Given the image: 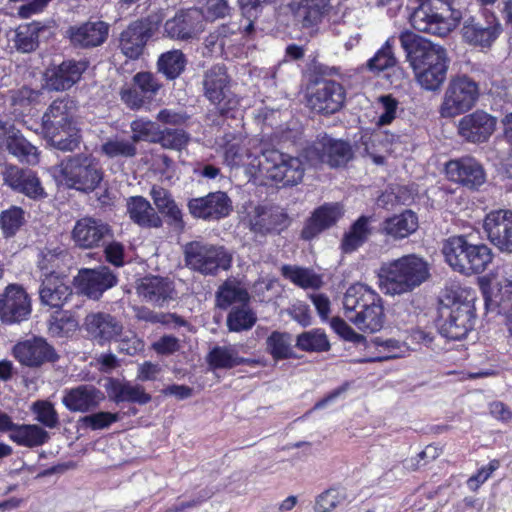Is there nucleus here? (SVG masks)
Instances as JSON below:
<instances>
[{
	"instance_id": "1",
	"label": "nucleus",
	"mask_w": 512,
	"mask_h": 512,
	"mask_svg": "<svg viewBox=\"0 0 512 512\" xmlns=\"http://www.w3.org/2000/svg\"><path fill=\"white\" fill-rule=\"evenodd\" d=\"M399 42L419 86L429 92L439 91L447 79L450 65L447 50L410 31L402 32Z\"/></svg>"
},
{
	"instance_id": "2",
	"label": "nucleus",
	"mask_w": 512,
	"mask_h": 512,
	"mask_svg": "<svg viewBox=\"0 0 512 512\" xmlns=\"http://www.w3.org/2000/svg\"><path fill=\"white\" fill-rule=\"evenodd\" d=\"M343 307L347 320L365 333L378 332L384 326L382 299L366 284L351 285L344 294Z\"/></svg>"
},
{
	"instance_id": "3",
	"label": "nucleus",
	"mask_w": 512,
	"mask_h": 512,
	"mask_svg": "<svg viewBox=\"0 0 512 512\" xmlns=\"http://www.w3.org/2000/svg\"><path fill=\"white\" fill-rule=\"evenodd\" d=\"M429 276L428 263L414 254L383 264L378 273L381 290L393 296L413 291Z\"/></svg>"
},
{
	"instance_id": "4",
	"label": "nucleus",
	"mask_w": 512,
	"mask_h": 512,
	"mask_svg": "<svg viewBox=\"0 0 512 512\" xmlns=\"http://www.w3.org/2000/svg\"><path fill=\"white\" fill-rule=\"evenodd\" d=\"M442 253L453 270L465 275L484 272L493 260L492 250L486 244L470 243L464 236L446 239Z\"/></svg>"
},
{
	"instance_id": "5",
	"label": "nucleus",
	"mask_w": 512,
	"mask_h": 512,
	"mask_svg": "<svg viewBox=\"0 0 512 512\" xmlns=\"http://www.w3.org/2000/svg\"><path fill=\"white\" fill-rule=\"evenodd\" d=\"M185 266L204 276H215L231 267L232 255L223 247L204 240H194L183 246Z\"/></svg>"
},
{
	"instance_id": "6",
	"label": "nucleus",
	"mask_w": 512,
	"mask_h": 512,
	"mask_svg": "<svg viewBox=\"0 0 512 512\" xmlns=\"http://www.w3.org/2000/svg\"><path fill=\"white\" fill-rule=\"evenodd\" d=\"M480 95L479 85L466 75L450 79L443 95L439 113L444 118H452L471 110Z\"/></svg>"
},
{
	"instance_id": "7",
	"label": "nucleus",
	"mask_w": 512,
	"mask_h": 512,
	"mask_svg": "<svg viewBox=\"0 0 512 512\" xmlns=\"http://www.w3.org/2000/svg\"><path fill=\"white\" fill-rule=\"evenodd\" d=\"M204 96L221 115H227L240 105V98L231 91V79L222 64L206 70L202 80Z\"/></svg>"
},
{
	"instance_id": "8",
	"label": "nucleus",
	"mask_w": 512,
	"mask_h": 512,
	"mask_svg": "<svg viewBox=\"0 0 512 512\" xmlns=\"http://www.w3.org/2000/svg\"><path fill=\"white\" fill-rule=\"evenodd\" d=\"M259 171L268 179L282 183L283 186H294L304 177L302 161L278 150H266L258 161Z\"/></svg>"
},
{
	"instance_id": "9",
	"label": "nucleus",
	"mask_w": 512,
	"mask_h": 512,
	"mask_svg": "<svg viewBox=\"0 0 512 512\" xmlns=\"http://www.w3.org/2000/svg\"><path fill=\"white\" fill-rule=\"evenodd\" d=\"M59 171L67 187L81 191H93L102 180V172L96 160L85 154L64 159Z\"/></svg>"
},
{
	"instance_id": "10",
	"label": "nucleus",
	"mask_w": 512,
	"mask_h": 512,
	"mask_svg": "<svg viewBox=\"0 0 512 512\" xmlns=\"http://www.w3.org/2000/svg\"><path fill=\"white\" fill-rule=\"evenodd\" d=\"M439 332L450 340H461L474 325V312L469 302L453 301L439 308Z\"/></svg>"
},
{
	"instance_id": "11",
	"label": "nucleus",
	"mask_w": 512,
	"mask_h": 512,
	"mask_svg": "<svg viewBox=\"0 0 512 512\" xmlns=\"http://www.w3.org/2000/svg\"><path fill=\"white\" fill-rule=\"evenodd\" d=\"M75 102L69 97H62L54 100L46 109L42 116V131L47 141H53L60 147H66L57 140V131H63V129H70V125L76 122L74 117Z\"/></svg>"
},
{
	"instance_id": "12",
	"label": "nucleus",
	"mask_w": 512,
	"mask_h": 512,
	"mask_svg": "<svg viewBox=\"0 0 512 512\" xmlns=\"http://www.w3.org/2000/svg\"><path fill=\"white\" fill-rule=\"evenodd\" d=\"M353 153L348 142L328 136L317 139L306 149V157L312 164L327 163L331 167L345 166Z\"/></svg>"
},
{
	"instance_id": "13",
	"label": "nucleus",
	"mask_w": 512,
	"mask_h": 512,
	"mask_svg": "<svg viewBox=\"0 0 512 512\" xmlns=\"http://www.w3.org/2000/svg\"><path fill=\"white\" fill-rule=\"evenodd\" d=\"M502 33V25L491 12H484L481 17H469L462 27L464 40L474 46L489 48Z\"/></svg>"
},
{
	"instance_id": "14",
	"label": "nucleus",
	"mask_w": 512,
	"mask_h": 512,
	"mask_svg": "<svg viewBox=\"0 0 512 512\" xmlns=\"http://www.w3.org/2000/svg\"><path fill=\"white\" fill-rule=\"evenodd\" d=\"M31 300L19 284H9L0 293V318L5 323H19L31 314Z\"/></svg>"
},
{
	"instance_id": "15",
	"label": "nucleus",
	"mask_w": 512,
	"mask_h": 512,
	"mask_svg": "<svg viewBox=\"0 0 512 512\" xmlns=\"http://www.w3.org/2000/svg\"><path fill=\"white\" fill-rule=\"evenodd\" d=\"M13 354L22 365L29 368H38L59 359L54 347L46 339L37 336L18 342L13 348Z\"/></svg>"
},
{
	"instance_id": "16",
	"label": "nucleus",
	"mask_w": 512,
	"mask_h": 512,
	"mask_svg": "<svg viewBox=\"0 0 512 512\" xmlns=\"http://www.w3.org/2000/svg\"><path fill=\"white\" fill-rule=\"evenodd\" d=\"M345 100L343 86L333 80H321L314 84L308 97L309 107L322 114H334Z\"/></svg>"
},
{
	"instance_id": "17",
	"label": "nucleus",
	"mask_w": 512,
	"mask_h": 512,
	"mask_svg": "<svg viewBox=\"0 0 512 512\" xmlns=\"http://www.w3.org/2000/svg\"><path fill=\"white\" fill-rule=\"evenodd\" d=\"M488 240L502 253L512 254V211L494 210L483 220Z\"/></svg>"
},
{
	"instance_id": "18",
	"label": "nucleus",
	"mask_w": 512,
	"mask_h": 512,
	"mask_svg": "<svg viewBox=\"0 0 512 512\" xmlns=\"http://www.w3.org/2000/svg\"><path fill=\"white\" fill-rule=\"evenodd\" d=\"M497 119L483 110L463 116L458 123L459 135L471 143H484L496 129Z\"/></svg>"
},
{
	"instance_id": "19",
	"label": "nucleus",
	"mask_w": 512,
	"mask_h": 512,
	"mask_svg": "<svg viewBox=\"0 0 512 512\" xmlns=\"http://www.w3.org/2000/svg\"><path fill=\"white\" fill-rule=\"evenodd\" d=\"M136 291L145 302L159 308L177 299L174 282L167 277L146 276L139 281Z\"/></svg>"
},
{
	"instance_id": "20",
	"label": "nucleus",
	"mask_w": 512,
	"mask_h": 512,
	"mask_svg": "<svg viewBox=\"0 0 512 512\" xmlns=\"http://www.w3.org/2000/svg\"><path fill=\"white\" fill-rule=\"evenodd\" d=\"M83 326L90 339L99 345L110 343L123 331V324L116 316L100 311L87 314Z\"/></svg>"
},
{
	"instance_id": "21",
	"label": "nucleus",
	"mask_w": 512,
	"mask_h": 512,
	"mask_svg": "<svg viewBox=\"0 0 512 512\" xmlns=\"http://www.w3.org/2000/svg\"><path fill=\"white\" fill-rule=\"evenodd\" d=\"M204 30L203 15L198 9L181 10L168 19L164 33L171 39L188 40L195 38Z\"/></svg>"
},
{
	"instance_id": "22",
	"label": "nucleus",
	"mask_w": 512,
	"mask_h": 512,
	"mask_svg": "<svg viewBox=\"0 0 512 512\" xmlns=\"http://www.w3.org/2000/svg\"><path fill=\"white\" fill-rule=\"evenodd\" d=\"M189 212L196 218L218 220L232 210V203L225 192H211L204 197L193 198L188 202Z\"/></svg>"
},
{
	"instance_id": "23",
	"label": "nucleus",
	"mask_w": 512,
	"mask_h": 512,
	"mask_svg": "<svg viewBox=\"0 0 512 512\" xmlns=\"http://www.w3.org/2000/svg\"><path fill=\"white\" fill-rule=\"evenodd\" d=\"M104 399V393L96 386L80 384L63 391L62 404L70 412L88 413L96 410Z\"/></svg>"
},
{
	"instance_id": "24",
	"label": "nucleus",
	"mask_w": 512,
	"mask_h": 512,
	"mask_svg": "<svg viewBox=\"0 0 512 512\" xmlns=\"http://www.w3.org/2000/svg\"><path fill=\"white\" fill-rule=\"evenodd\" d=\"M2 175L4 183L16 192L22 193L34 200L42 199L46 196L40 179L30 169L9 165L6 166Z\"/></svg>"
},
{
	"instance_id": "25",
	"label": "nucleus",
	"mask_w": 512,
	"mask_h": 512,
	"mask_svg": "<svg viewBox=\"0 0 512 512\" xmlns=\"http://www.w3.org/2000/svg\"><path fill=\"white\" fill-rule=\"evenodd\" d=\"M290 224L287 213L276 206H257L250 216V229L260 235L279 234Z\"/></svg>"
},
{
	"instance_id": "26",
	"label": "nucleus",
	"mask_w": 512,
	"mask_h": 512,
	"mask_svg": "<svg viewBox=\"0 0 512 512\" xmlns=\"http://www.w3.org/2000/svg\"><path fill=\"white\" fill-rule=\"evenodd\" d=\"M112 237L111 228L102 220L92 217L79 219L73 228L72 239L81 248L91 249Z\"/></svg>"
},
{
	"instance_id": "27",
	"label": "nucleus",
	"mask_w": 512,
	"mask_h": 512,
	"mask_svg": "<svg viewBox=\"0 0 512 512\" xmlns=\"http://www.w3.org/2000/svg\"><path fill=\"white\" fill-rule=\"evenodd\" d=\"M87 69L84 61L67 60L45 72V86L51 91H65L76 84Z\"/></svg>"
},
{
	"instance_id": "28",
	"label": "nucleus",
	"mask_w": 512,
	"mask_h": 512,
	"mask_svg": "<svg viewBox=\"0 0 512 512\" xmlns=\"http://www.w3.org/2000/svg\"><path fill=\"white\" fill-rule=\"evenodd\" d=\"M108 33L109 25L101 20L87 21L67 30L71 44L78 48L98 47L107 40Z\"/></svg>"
},
{
	"instance_id": "29",
	"label": "nucleus",
	"mask_w": 512,
	"mask_h": 512,
	"mask_svg": "<svg viewBox=\"0 0 512 512\" xmlns=\"http://www.w3.org/2000/svg\"><path fill=\"white\" fill-rule=\"evenodd\" d=\"M446 173L449 179L468 188L479 187L485 182L483 167L472 157L449 161L446 164Z\"/></svg>"
},
{
	"instance_id": "30",
	"label": "nucleus",
	"mask_w": 512,
	"mask_h": 512,
	"mask_svg": "<svg viewBox=\"0 0 512 512\" xmlns=\"http://www.w3.org/2000/svg\"><path fill=\"white\" fill-rule=\"evenodd\" d=\"M414 29L435 36H446L451 30V24L443 14L434 12L427 2L420 4L410 17Z\"/></svg>"
},
{
	"instance_id": "31",
	"label": "nucleus",
	"mask_w": 512,
	"mask_h": 512,
	"mask_svg": "<svg viewBox=\"0 0 512 512\" xmlns=\"http://www.w3.org/2000/svg\"><path fill=\"white\" fill-rule=\"evenodd\" d=\"M117 283L116 275L105 266L97 269H83L79 272V285L83 294L98 299L103 292Z\"/></svg>"
},
{
	"instance_id": "32",
	"label": "nucleus",
	"mask_w": 512,
	"mask_h": 512,
	"mask_svg": "<svg viewBox=\"0 0 512 512\" xmlns=\"http://www.w3.org/2000/svg\"><path fill=\"white\" fill-rule=\"evenodd\" d=\"M150 37V24L144 20L134 21L121 33L119 48L126 57L137 59Z\"/></svg>"
},
{
	"instance_id": "33",
	"label": "nucleus",
	"mask_w": 512,
	"mask_h": 512,
	"mask_svg": "<svg viewBox=\"0 0 512 512\" xmlns=\"http://www.w3.org/2000/svg\"><path fill=\"white\" fill-rule=\"evenodd\" d=\"M39 298L44 306L61 308L72 295L64 276L40 277Z\"/></svg>"
},
{
	"instance_id": "34",
	"label": "nucleus",
	"mask_w": 512,
	"mask_h": 512,
	"mask_svg": "<svg viewBox=\"0 0 512 512\" xmlns=\"http://www.w3.org/2000/svg\"><path fill=\"white\" fill-rule=\"evenodd\" d=\"M342 215L341 206L337 203L324 204L316 209L306 222L301 237L310 240L322 231L334 225Z\"/></svg>"
},
{
	"instance_id": "35",
	"label": "nucleus",
	"mask_w": 512,
	"mask_h": 512,
	"mask_svg": "<svg viewBox=\"0 0 512 512\" xmlns=\"http://www.w3.org/2000/svg\"><path fill=\"white\" fill-rule=\"evenodd\" d=\"M105 387L110 399L115 403L130 402L145 405L151 401V395L146 393L143 386L126 380L111 378Z\"/></svg>"
},
{
	"instance_id": "36",
	"label": "nucleus",
	"mask_w": 512,
	"mask_h": 512,
	"mask_svg": "<svg viewBox=\"0 0 512 512\" xmlns=\"http://www.w3.org/2000/svg\"><path fill=\"white\" fill-rule=\"evenodd\" d=\"M127 213L135 224L143 228H160L163 224L155 208L142 196H132L127 200Z\"/></svg>"
},
{
	"instance_id": "37",
	"label": "nucleus",
	"mask_w": 512,
	"mask_h": 512,
	"mask_svg": "<svg viewBox=\"0 0 512 512\" xmlns=\"http://www.w3.org/2000/svg\"><path fill=\"white\" fill-rule=\"evenodd\" d=\"M1 147L5 148L21 162H26L28 164L38 163L39 158L37 148L12 126L9 128L6 137L1 142Z\"/></svg>"
},
{
	"instance_id": "38",
	"label": "nucleus",
	"mask_w": 512,
	"mask_h": 512,
	"mask_svg": "<svg viewBox=\"0 0 512 512\" xmlns=\"http://www.w3.org/2000/svg\"><path fill=\"white\" fill-rule=\"evenodd\" d=\"M68 258L69 254L63 247H45L39 254L37 263L38 278L63 276L60 270L65 266Z\"/></svg>"
},
{
	"instance_id": "39",
	"label": "nucleus",
	"mask_w": 512,
	"mask_h": 512,
	"mask_svg": "<svg viewBox=\"0 0 512 512\" xmlns=\"http://www.w3.org/2000/svg\"><path fill=\"white\" fill-rule=\"evenodd\" d=\"M150 196L158 212L166 216L170 224L178 228L184 227L182 211L167 189L154 185L150 190Z\"/></svg>"
},
{
	"instance_id": "40",
	"label": "nucleus",
	"mask_w": 512,
	"mask_h": 512,
	"mask_svg": "<svg viewBox=\"0 0 512 512\" xmlns=\"http://www.w3.org/2000/svg\"><path fill=\"white\" fill-rule=\"evenodd\" d=\"M9 439L19 446L34 448L47 443L50 435L37 424H16Z\"/></svg>"
},
{
	"instance_id": "41",
	"label": "nucleus",
	"mask_w": 512,
	"mask_h": 512,
	"mask_svg": "<svg viewBox=\"0 0 512 512\" xmlns=\"http://www.w3.org/2000/svg\"><path fill=\"white\" fill-rule=\"evenodd\" d=\"M418 228V218L411 210L386 219L382 224V231L394 239H403L411 235Z\"/></svg>"
},
{
	"instance_id": "42",
	"label": "nucleus",
	"mask_w": 512,
	"mask_h": 512,
	"mask_svg": "<svg viewBox=\"0 0 512 512\" xmlns=\"http://www.w3.org/2000/svg\"><path fill=\"white\" fill-rule=\"evenodd\" d=\"M210 366L217 369H231L242 364H251L254 361L239 356L236 345L215 346L208 354Z\"/></svg>"
},
{
	"instance_id": "43",
	"label": "nucleus",
	"mask_w": 512,
	"mask_h": 512,
	"mask_svg": "<svg viewBox=\"0 0 512 512\" xmlns=\"http://www.w3.org/2000/svg\"><path fill=\"white\" fill-rule=\"evenodd\" d=\"M249 293L235 281H225L216 292V305L221 309H227L232 304H247Z\"/></svg>"
},
{
	"instance_id": "44",
	"label": "nucleus",
	"mask_w": 512,
	"mask_h": 512,
	"mask_svg": "<svg viewBox=\"0 0 512 512\" xmlns=\"http://www.w3.org/2000/svg\"><path fill=\"white\" fill-rule=\"evenodd\" d=\"M330 0H300L294 9L295 17L309 27L320 21L327 11Z\"/></svg>"
},
{
	"instance_id": "45",
	"label": "nucleus",
	"mask_w": 512,
	"mask_h": 512,
	"mask_svg": "<svg viewBox=\"0 0 512 512\" xmlns=\"http://www.w3.org/2000/svg\"><path fill=\"white\" fill-rule=\"evenodd\" d=\"M281 274L303 289H318L323 284L321 277L313 270L296 265H283Z\"/></svg>"
},
{
	"instance_id": "46",
	"label": "nucleus",
	"mask_w": 512,
	"mask_h": 512,
	"mask_svg": "<svg viewBox=\"0 0 512 512\" xmlns=\"http://www.w3.org/2000/svg\"><path fill=\"white\" fill-rule=\"evenodd\" d=\"M45 27L39 22L20 25L15 31L14 46L22 53H30L39 45V34Z\"/></svg>"
},
{
	"instance_id": "47",
	"label": "nucleus",
	"mask_w": 512,
	"mask_h": 512,
	"mask_svg": "<svg viewBox=\"0 0 512 512\" xmlns=\"http://www.w3.org/2000/svg\"><path fill=\"white\" fill-rule=\"evenodd\" d=\"M186 64L187 59L181 50H171L160 55L157 69L168 80H174L182 74Z\"/></svg>"
},
{
	"instance_id": "48",
	"label": "nucleus",
	"mask_w": 512,
	"mask_h": 512,
	"mask_svg": "<svg viewBox=\"0 0 512 512\" xmlns=\"http://www.w3.org/2000/svg\"><path fill=\"white\" fill-rule=\"evenodd\" d=\"M101 152L108 158H133L137 155V146L131 138L114 136L101 145Z\"/></svg>"
},
{
	"instance_id": "49",
	"label": "nucleus",
	"mask_w": 512,
	"mask_h": 512,
	"mask_svg": "<svg viewBox=\"0 0 512 512\" xmlns=\"http://www.w3.org/2000/svg\"><path fill=\"white\" fill-rule=\"evenodd\" d=\"M395 37H390L384 45L366 63V68L374 74H379L396 65L397 59L393 52Z\"/></svg>"
},
{
	"instance_id": "50",
	"label": "nucleus",
	"mask_w": 512,
	"mask_h": 512,
	"mask_svg": "<svg viewBox=\"0 0 512 512\" xmlns=\"http://www.w3.org/2000/svg\"><path fill=\"white\" fill-rule=\"evenodd\" d=\"M369 218L361 216L344 235L342 240V249L346 253L355 251L360 247L370 235L368 227Z\"/></svg>"
},
{
	"instance_id": "51",
	"label": "nucleus",
	"mask_w": 512,
	"mask_h": 512,
	"mask_svg": "<svg viewBox=\"0 0 512 512\" xmlns=\"http://www.w3.org/2000/svg\"><path fill=\"white\" fill-rule=\"evenodd\" d=\"M373 344L378 352V356L371 358L370 361H386L394 358L403 357L409 351V347L405 342L397 339H382L376 337Z\"/></svg>"
},
{
	"instance_id": "52",
	"label": "nucleus",
	"mask_w": 512,
	"mask_h": 512,
	"mask_svg": "<svg viewBox=\"0 0 512 512\" xmlns=\"http://www.w3.org/2000/svg\"><path fill=\"white\" fill-rule=\"evenodd\" d=\"M257 317L247 304L233 307L227 316V327L230 331L241 332L251 329Z\"/></svg>"
},
{
	"instance_id": "53",
	"label": "nucleus",
	"mask_w": 512,
	"mask_h": 512,
	"mask_svg": "<svg viewBox=\"0 0 512 512\" xmlns=\"http://www.w3.org/2000/svg\"><path fill=\"white\" fill-rule=\"evenodd\" d=\"M191 140L190 135L183 129L166 128L159 131L158 137L152 143L160 144L164 149L181 151Z\"/></svg>"
},
{
	"instance_id": "54",
	"label": "nucleus",
	"mask_w": 512,
	"mask_h": 512,
	"mask_svg": "<svg viewBox=\"0 0 512 512\" xmlns=\"http://www.w3.org/2000/svg\"><path fill=\"white\" fill-rule=\"evenodd\" d=\"M135 311L138 320L152 324L161 323L171 327H182L188 324L184 318L175 313L155 312L147 307H138Z\"/></svg>"
},
{
	"instance_id": "55",
	"label": "nucleus",
	"mask_w": 512,
	"mask_h": 512,
	"mask_svg": "<svg viewBox=\"0 0 512 512\" xmlns=\"http://www.w3.org/2000/svg\"><path fill=\"white\" fill-rule=\"evenodd\" d=\"M291 336L287 333L273 332L266 341L267 350L276 360L292 356Z\"/></svg>"
},
{
	"instance_id": "56",
	"label": "nucleus",
	"mask_w": 512,
	"mask_h": 512,
	"mask_svg": "<svg viewBox=\"0 0 512 512\" xmlns=\"http://www.w3.org/2000/svg\"><path fill=\"white\" fill-rule=\"evenodd\" d=\"M35 420L44 427L54 429L59 426V415L54 405L47 400H37L31 406Z\"/></svg>"
},
{
	"instance_id": "57",
	"label": "nucleus",
	"mask_w": 512,
	"mask_h": 512,
	"mask_svg": "<svg viewBox=\"0 0 512 512\" xmlns=\"http://www.w3.org/2000/svg\"><path fill=\"white\" fill-rule=\"evenodd\" d=\"M296 346L303 351H327L330 348L325 333L319 330L304 332L297 337Z\"/></svg>"
},
{
	"instance_id": "58",
	"label": "nucleus",
	"mask_w": 512,
	"mask_h": 512,
	"mask_svg": "<svg viewBox=\"0 0 512 512\" xmlns=\"http://www.w3.org/2000/svg\"><path fill=\"white\" fill-rule=\"evenodd\" d=\"M132 136L130 137L136 145L140 141H147L152 143V139H156L159 134L157 124L147 119H136L130 124Z\"/></svg>"
},
{
	"instance_id": "59",
	"label": "nucleus",
	"mask_w": 512,
	"mask_h": 512,
	"mask_svg": "<svg viewBox=\"0 0 512 512\" xmlns=\"http://www.w3.org/2000/svg\"><path fill=\"white\" fill-rule=\"evenodd\" d=\"M346 500V493L343 489L330 488L321 493L314 506L315 512H330Z\"/></svg>"
},
{
	"instance_id": "60",
	"label": "nucleus",
	"mask_w": 512,
	"mask_h": 512,
	"mask_svg": "<svg viewBox=\"0 0 512 512\" xmlns=\"http://www.w3.org/2000/svg\"><path fill=\"white\" fill-rule=\"evenodd\" d=\"M24 223V211L19 207H12L0 215V225L6 237H11Z\"/></svg>"
},
{
	"instance_id": "61",
	"label": "nucleus",
	"mask_w": 512,
	"mask_h": 512,
	"mask_svg": "<svg viewBox=\"0 0 512 512\" xmlns=\"http://www.w3.org/2000/svg\"><path fill=\"white\" fill-rule=\"evenodd\" d=\"M58 137L57 140H61L63 142L62 145H65L67 147H60L53 141H48V143L55 149L62 151V152H73L76 149L79 148L82 137L80 134V129L77 126V123L70 125V129H63V131H57Z\"/></svg>"
},
{
	"instance_id": "62",
	"label": "nucleus",
	"mask_w": 512,
	"mask_h": 512,
	"mask_svg": "<svg viewBox=\"0 0 512 512\" xmlns=\"http://www.w3.org/2000/svg\"><path fill=\"white\" fill-rule=\"evenodd\" d=\"M134 85L146 97L152 98L162 88V83L157 76L151 72H138L133 76Z\"/></svg>"
},
{
	"instance_id": "63",
	"label": "nucleus",
	"mask_w": 512,
	"mask_h": 512,
	"mask_svg": "<svg viewBox=\"0 0 512 512\" xmlns=\"http://www.w3.org/2000/svg\"><path fill=\"white\" fill-rule=\"evenodd\" d=\"M119 416L117 413L100 411L86 415L80 419L84 427L91 430H102L108 428L111 424L118 421Z\"/></svg>"
},
{
	"instance_id": "64",
	"label": "nucleus",
	"mask_w": 512,
	"mask_h": 512,
	"mask_svg": "<svg viewBox=\"0 0 512 512\" xmlns=\"http://www.w3.org/2000/svg\"><path fill=\"white\" fill-rule=\"evenodd\" d=\"M119 337L118 349L119 352L125 353L129 356L137 355L144 350L145 344L141 338H139L132 331H122Z\"/></svg>"
}]
</instances>
